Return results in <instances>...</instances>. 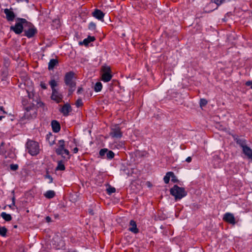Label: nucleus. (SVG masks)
Returning <instances> with one entry per match:
<instances>
[{
    "mask_svg": "<svg viewBox=\"0 0 252 252\" xmlns=\"http://www.w3.org/2000/svg\"><path fill=\"white\" fill-rule=\"evenodd\" d=\"M15 25L10 27V30L13 31L16 34H19L22 32L27 26H31V23L27 21L25 19L18 18Z\"/></svg>",
    "mask_w": 252,
    "mask_h": 252,
    "instance_id": "f257e3e1",
    "label": "nucleus"
},
{
    "mask_svg": "<svg viewBox=\"0 0 252 252\" xmlns=\"http://www.w3.org/2000/svg\"><path fill=\"white\" fill-rule=\"evenodd\" d=\"M65 142L63 140L59 141L57 148L56 149V153L58 155L62 156L65 161H67L70 158L69 151L65 149Z\"/></svg>",
    "mask_w": 252,
    "mask_h": 252,
    "instance_id": "f03ea898",
    "label": "nucleus"
},
{
    "mask_svg": "<svg viewBox=\"0 0 252 252\" xmlns=\"http://www.w3.org/2000/svg\"><path fill=\"white\" fill-rule=\"evenodd\" d=\"M170 194L173 196L176 201L179 200L187 195L185 188L175 185L170 189Z\"/></svg>",
    "mask_w": 252,
    "mask_h": 252,
    "instance_id": "7ed1b4c3",
    "label": "nucleus"
},
{
    "mask_svg": "<svg viewBox=\"0 0 252 252\" xmlns=\"http://www.w3.org/2000/svg\"><path fill=\"white\" fill-rule=\"evenodd\" d=\"M26 146L28 153L32 156H36L39 153V146L36 141L29 140Z\"/></svg>",
    "mask_w": 252,
    "mask_h": 252,
    "instance_id": "20e7f679",
    "label": "nucleus"
},
{
    "mask_svg": "<svg viewBox=\"0 0 252 252\" xmlns=\"http://www.w3.org/2000/svg\"><path fill=\"white\" fill-rule=\"evenodd\" d=\"M74 76V72L70 71L67 72L64 77V82L66 85L69 87V92L70 94L74 91L76 86V83L73 80Z\"/></svg>",
    "mask_w": 252,
    "mask_h": 252,
    "instance_id": "39448f33",
    "label": "nucleus"
},
{
    "mask_svg": "<svg viewBox=\"0 0 252 252\" xmlns=\"http://www.w3.org/2000/svg\"><path fill=\"white\" fill-rule=\"evenodd\" d=\"M101 80L104 82H108L111 80L112 77L111 70L110 66L103 65L101 67Z\"/></svg>",
    "mask_w": 252,
    "mask_h": 252,
    "instance_id": "423d86ee",
    "label": "nucleus"
},
{
    "mask_svg": "<svg viewBox=\"0 0 252 252\" xmlns=\"http://www.w3.org/2000/svg\"><path fill=\"white\" fill-rule=\"evenodd\" d=\"M110 135L113 138H120L123 136L121 128L118 125L112 126L110 132Z\"/></svg>",
    "mask_w": 252,
    "mask_h": 252,
    "instance_id": "0eeeda50",
    "label": "nucleus"
},
{
    "mask_svg": "<svg viewBox=\"0 0 252 252\" xmlns=\"http://www.w3.org/2000/svg\"><path fill=\"white\" fill-rule=\"evenodd\" d=\"M25 35L28 38H31L37 33L36 29L31 23V26H27L24 29Z\"/></svg>",
    "mask_w": 252,
    "mask_h": 252,
    "instance_id": "6e6552de",
    "label": "nucleus"
},
{
    "mask_svg": "<svg viewBox=\"0 0 252 252\" xmlns=\"http://www.w3.org/2000/svg\"><path fill=\"white\" fill-rule=\"evenodd\" d=\"M223 220L233 225L236 223L235 217L234 215L230 213H225L223 216Z\"/></svg>",
    "mask_w": 252,
    "mask_h": 252,
    "instance_id": "1a4fd4ad",
    "label": "nucleus"
},
{
    "mask_svg": "<svg viewBox=\"0 0 252 252\" xmlns=\"http://www.w3.org/2000/svg\"><path fill=\"white\" fill-rule=\"evenodd\" d=\"M51 97L52 99L55 100L57 103H60L62 101L63 97L57 90H54L52 91Z\"/></svg>",
    "mask_w": 252,
    "mask_h": 252,
    "instance_id": "9d476101",
    "label": "nucleus"
},
{
    "mask_svg": "<svg viewBox=\"0 0 252 252\" xmlns=\"http://www.w3.org/2000/svg\"><path fill=\"white\" fill-rule=\"evenodd\" d=\"M4 13L6 15V18L8 21H13L15 17V15L11 9L5 8Z\"/></svg>",
    "mask_w": 252,
    "mask_h": 252,
    "instance_id": "9b49d317",
    "label": "nucleus"
},
{
    "mask_svg": "<svg viewBox=\"0 0 252 252\" xmlns=\"http://www.w3.org/2000/svg\"><path fill=\"white\" fill-rule=\"evenodd\" d=\"M25 116L28 119L34 118L36 116V110L34 108H27L26 112L25 113Z\"/></svg>",
    "mask_w": 252,
    "mask_h": 252,
    "instance_id": "f8f14e48",
    "label": "nucleus"
},
{
    "mask_svg": "<svg viewBox=\"0 0 252 252\" xmlns=\"http://www.w3.org/2000/svg\"><path fill=\"white\" fill-rule=\"evenodd\" d=\"M93 16L98 20L102 21L104 16V13L100 10L95 9L92 13Z\"/></svg>",
    "mask_w": 252,
    "mask_h": 252,
    "instance_id": "ddd939ff",
    "label": "nucleus"
},
{
    "mask_svg": "<svg viewBox=\"0 0 252 252\" xmlns=\"http://www.w3.org/2000/svg\"><path fill=\"white\" fill-rule=\"evenodd\" d=\"M71 111V107L70 105L68 104H65L61 108L60 111L63 114L64 116H67L68 115L69 113Z\"/></svg>",
    "mask_w": 252,
    "mask_h": 252,
    "instance_id": "4468645a",
    "label": "nucleus"
},
{
    "mask_svg": "<svg viewBox=\"0 0 252 252\" xmlns=\"http://www.w3.org/2000/svg\"><path fill=\"white\" fill-rule=\"evenodd\" d=\"M128 230L135 234L137 233L138 232L139 230L137 228V225L136 222L134 220H131L130 221Z\"/></svg>",
    "mask_w": 252,
    "mask_h": 252,
    "instance_id": "2eb2a0df",
    "label": "nucleus"
},
{
    "mask_svg": "<svg viewBox=\"0 0 252 252\" xmlns=\"http://www.w3.org/2000/svg\"><path fill=\"white\" fill-rule=\"evenodd\" d=\"M51 126L53 131L54 132L57 133L61 129V126L60 123L56 120H53L51 122Z\"/></svg>",
    "mask_w": 252,
    "mask_h": 252,
    "instance_id": "dca6fc26",
    "label": "nucleus"
},
{
    "mask_svg": "<svg viewBox=\"0 0 252 252\" xmlns=\"http://www.w3.org/2000/svg\"><path fill=\"white\" fill-rule=\"evenodd\" d=\"M95 40V37L94 36H89L87 38H85L83 40L82 42H80L79 44L82 45L84 44L86 46L88 45L89 43L92 41H93Z\"/></svg>",
    "mask_w": 252,
    "mask_h": 252,
    "instance_id": "f3484780",
    "label": "nucleus"
},
{
    "mask_svg": "<svg viewBox=\"0 0 252 252\" xmlns=\"http://www.w3.org/2000/svg\"><path fill=\"white\" fill-rule=\"evenodd\" d=\"M175 178V175L172 172H167L164 176L163 180L165 184H168L169 182L170 178Z\"/></svg>",
    "mask_w": 252,
    "mask_h": 252,
    "instance_id": "a211bd4d",
    "label": "nucleus"
},
{
    "mask_svg": "<svg viewBox=\"0 0 252 252\" xmlns=\"http://www.w3.org/2000/svg\"><path fill=\"white\" fill-rule=\"evenodd\" d=\"M58 63V61L57 59H52L50 60L48 63V69L49 70H52Z\"/></svg>",
    "mask_w": 252,
    "mask_h": 252,
    "instance_id": "6ab92c4d",
    "label": "nucleus"
},
{
    "mask_svg": "<svg viewBox=\"0 0 252 252\" xmlns=\"http://www.w3.org/2000/svg\"><path fill=\"white\" fill-rule=\"evenodd\" d=\"M65 161L64 159L59 160L58 161V165L56 168V170H61L63 171L65 170V166L64 164V162Z\"/></svg>",
    "mask_w": 252,
    "mask_h": 252,
    "instance_id": "aec40b11",
    "label": "nucleus"
},
{
    "mask_svg": "<svg viewBox=\"0 0 252 252\" xmlns=\"http://www.w3.org/2000/svg\"><path fill=\"white\" fill-rule=\"evenodd\" d=\"M124 143L123 142H115L112 145V148H116L117 149H120L124 148Z\"/></svg>",
    "mask_w": 252,
    "mask_h": 252,
    "instance_id": "412c9836",
    "label": "nucleus"
},
{
    "mask_svg": "<svg viewBox=\"0 0 252 252\" xmlns=\"http://www.w3.org/2000/svg\"><path fill=\"white\" fill-rule=\"evenodd\" d=\"M44 196L48 199L53 198L55 196V192L54 190H49L47 191L44 194Z\"/></svg>",
    "mask_w": 252,
    "mask_h": 252,
    "instance_id": "4be33fe9",
    "label": "nucleus"
},
{
    "mask_svg": "<svg viewBox=\"0 0 252 252\" xmlns=\"http://www.w3.org/2000/svg\"><path fill=\"white\" fill-rule=\"evenodd\" d=\"M0 216L5 221H8L11 220L12 219L11 215L6 213L5 212H2Z\"/></svg>",
    "mask_w": 252,
    "mask_h": 252,
    "instance_id": "5701e85b",
    "label": "nucleus"
},
{
    "mask_svg": "<svg viewBox=\"0 0 252 252\" xmlns=\"http://www.w3.org/2000/svg\"><path fill=\"white\" fill-rule=\"evenodd\" d=\"M102 88V85L101 83L100 82H97L95 84V85L94 86V90L96 92H98L101 90Z\"/></svg>",
    "mask_w": 252,
    "mask_h": 252,
    "instance_id": "b1692460",
    "label": "nucleus"
},
{
    "mask_svg": "<svg viewBox=\"0 0 252 252\" xmlns=\"http://www.w3.org/2000/svg\"><path fill=\"white\" fill-rule=\"evenodd\" d=\"M49 85L51 86V88L52 89V91H53L54 90H56L55 89V87L57 86L58 83L57 82L55 79H51L49 82Z\"/></svg>",
    "mask_w": 252,
    "mask_h": 252,
    "instance_id": "393cba45",
    "label": "nucleus"
},
{
    "mask_svg": "<svg viewBox=\"0 0 252 252\" xmlns=\"http://www.w3.org/2000/svg\"><path fill=\"white\" fill-rule=\"evenodd\" d=\"M238 143L241 146V147L242 148V149H243V152L244 153V154L246 155V153L245 152V148H247L248 149H251L250 147H249L248 146H247L246 144H245V143L244 142V141H242V140H239L238 141Z\"/></svg>",
    "mask_w": 252,
    "mask_h": 252,
    "instance_id": "a878e982",
    "label": "nucleus"
},
{
    "mask_svg": "<svg viewBox=\"0 0 252 252\" xmlns=\"http://www.w3.org/2000/svg\"><path fill=\"white\" fill-rule=\"evenodd\" d=\"M7 232V228L4 226H0V235L2 237H5L6 236V233Z\"/></svg>",
    "mask_w": 252,
    "mask_h": 252,
    "instance_id": "bb28decb",
    "label": "nucleus"
},
{
    "mask_svg": "<svg viewBox=\"0 0 252 252\" xmlns=\"http://www.w3.org/2000/svg\"><path fill=\"white\" fill-rule=\"evenodd\" d=\"M114 153L112 151H109L107 149V151L106 154V158L107 159H112L114 157Z\"/></svg>",
    "mask_w": 252,
    "mask_h": 252,
    "instance_id": "cd10ccee",
    "label": "nucleus"
},
{
    "mask_svg": "<svg viewBox=\"0 0 252 252\" xmlns=\"http://www.w3.org/2000/svg\"><path fill=\"white\" fill-rule=\"evenodd\" d=\"M244 151L246 153V156L252 159V150L251 149L245 148Z\"/></svg>",
    "mask_w": 252,
    "mask_h": 252,
    "instance_id": "c85d7f7f",
    "label": "nucleus"
},
{
    "mask_svg": "<svg viewBox=\"0 0 252 252\" xmlns=\"http://www.w3.org/2000/svg\"><path fill=\"white\" fill-rule=\"evenodd\" d=\"M107 151V149L104 148L101 149L99 153L100 156L101 157H104L106 155Z\"/></svg>",
    "mask_w": 252,
    "mask_h": 252,
    "instance_id": "c756f323",
    "label": "nucleus"
},
{
    "mask_svg": "<svg viewBox=\"0 0 252 252\" xmlns=\"http://www.w3.org/2000/svg\"><path fill=\"white\" fill-rule=\"evenodd\" d=\"M226 1H229V0H214V3H215L218 6L220 5L222 3Z\"/></svg>",
    "mask_w": 252,
    "mask_h": 252,
    "instance_id": "7c9ffc66",
    "label": "nucleus"
},
{
    "mask_svg": "<svg viewBox=\"0 0 252 252\" xmlns=\"http://www.w3.org/2000/svg\"><path fill=\"white\" fill-rule=\"evenodd\" d=\"M116 191V189L114 187H109L107 189V192L110 194L112 193H114Z\"/></svg>",
    "mask_w": 252,
    "mask_h": 252,
    "instance_id": "2f4dec72",
    "label": "nucleus"
},
{
    "mask_svg": "<svg viewBox=\"0 0 252 252\" xmlns=\"http://www.w3.org/2000/svg\"><path fill=\"white\" fill-rule=\"evenodd\" d=\"M207 103V101L204 98H201L200 100V105L201 107L204 106Z\"/></svg>",
    "mask_w": 252,
    "mask_h": 252,
    "instance_id": "473e14b6",
    "label": "nucleus"
},
{
    "mask_svg": "<svg viewBox=\"0 0 252 252\" xmlns=\"http://www.w3.org/2000/svg\"><path fill=\"white\" fill-rule=\"evenodd\" d=\"M10 169L13 171H16L18 169V165L17 164H12L10 165Z\"/></svg>",
    "mask_w": 252,
    "mask_h": 252,
    "instance_id": "72a5a7b5",
    "label": "nucleus"
},
{
    "mask_svg": "<svg viewBox=\"0 0 252 252\" xmlns=\"http://www.w3.org/2000/svg\"><path fill=\"white\" fill-rule=\"evenodd\" d=\"M75 104L77 107H79L83 105V102L81 99H78L77 100Z\"/></svg>",
    "mask_w": 252,
    "mask_h": 252,
    "instance_id": "f704fd0d",
    "label": "nucleus"
},
{
    "mask_svg": "<svg viewBox=\"0 0 252 252\" xmlns=\"http://www.w3.org/2000/svg\"><path fill=\"white\" fill-rule=\"evenodd\" d=\"M95 24L93 22H91L89 25V29L90 30H94L95 29Z\"/></svg>",
    "mask_w": 252,
    "mask_h": 252,
    "instance_id": "c9c22d12",
    "label": "nucleus"
},
{
    "mask_svg": "<svg viewBox=\"0 0 252 252\" xmlns=\"http://www.w3.org/2000/svg\"><path fill=\"white\" fill-rule=\"evenodd\" d=\"M40 87H41L43 89L45 90V89H47L46 84L45 83H44V82H40Z\"/></svg>",
    "mask_w": 252,
    "mask_h": 252,
    "instance_id": "e433bc0d",
    "label": "nucleus"
},
{
    "mask_svg": "<svg viewBox=\"0 0 252 252\" xmlns=\"http://www.w3.org/2000/svg\"><path fill=\"white\" fill-rule=\"evenodd\" d=\"M246 85L247 86H250V88L252 89V81H247L246 83Z\"/></svg>",
    "mask_w": 252,
    "mask_h": 252,
    "instance_id": "4c0bfd02",
    "label": "nucleus"
},
{
    "mask_svg": "<svg viewBox=\"0 0 252 252\" xmlns=\"http://www.w3.org/2000/svg\"><path fill=\"white\" fill-rule=\"evenodd\" d=\"M45 178L49 179L50 183H52L53 182V178L50 175L47 174L45 175Z\"/></svg>",
    "mask_w": 252,
    "mask_h": 252,
    "instance_id": "58836bf2",
    "label": "nucleus"
},
{
    "mask_svg": "<svg viewBox=\"0 0 252 252\" xmlns=\"http://www.w3.org/2000/svg\"><path fill=\"white\" fill-rule=\"evenodd\" d=\"M6 112L3 110V108L2 106H0V115H1L2 114H5Z\"/></svg>",
    "mask_w": 252,
    "mask_h": 252,
    "instance_id": "ea45409f",
    "label": "nucleus"
},
{
    "mask_svg": "<svg viewBox=\"0 0 252 252\" xmlns=\"http://www.w3.org/2000/svg\"><path fill=\"white\" fill-rule=\"evenodd\" d=\"M88 212L90 215L92 216L94 215V210L92 209H89Z\"/></svg>",
    "mask_w": 252,
    "mask_h": 252,
    "instance_id": "a19ab883",
    "label": "nucleus"
},
{
    "mask_svg": "<svg viewBox=\"0 0 252 252\" xmlns=\"http://www.w3.org/2000/svg\"><path fill=\"white\" fill-rule=\"evenodd\" d=\"M45 220H46V221L48 222H50L51 221V218L49 216L46 217L45 218Z\"/></svg>",
    "mask_w": 252,
    "mask_h": 252,
    "instance_id": "79ce46f5",
    "label": "nucleus"
},
{
    "mask_svg": "<svg viewBox=\"0 0 252 252\" xmlns=\"http://www.w3.org/2000/svg\"><path fill=\"white\" fill-rule=\"evenodd\" d=\"M82 91H83L82 88H79L78 90H77V94H81L82 92Z\"/></svg>",
    "mask_w": 252,
    "mask_h": 252,
    "instance_id": "37998d69",
    "label": "nucleus"
},
{
    "mask_svg": "<svg viewBox=\"0 0 252 252\" xmlns=\"http://www.w3.org/2000/svg\"><path fill=\"white\" fill-rule=\"evenodd\" d=\"M186 161L187 162H191V158L190 157H188L186 159Z\"/></svg>",
    "mask_w": 252,
    "mask_h": 252,
    "instance_id": "c03bdc74",
    "label": "nucleus"
},
{
    "mask_svg": "<svg viewBox=\"0 0 252 252\" xmlns=\"http://www.w3.org/2000/svg\"><path fill=\"white\" fill-rule=\"evenodd\" d=\"M28 96H29V98H30V99L32 98L33 94L32 93V94L29 93L28 91Z\"/></svg>",
    "mask_w": 252,
    "mask_h": 252,
    "instance_id": "a18cd8bd",
    "label": "nucleus"
},
{
    "mask_svg": "<svg viewBox=\"0 0 252 252\" xmlns=\"http://www.w3.org/2000/svg\"><path fill=\"white\" fill-rule=\"evenodd\" d=\"M15 198L14 195H13V196L12 198V205H13V206L15 205Z\"/></svg>",
    "mask_w": 252,
    "mask_h": 252,
    "instance_id": "49530a36",
    "label": "nucleus"
},
{
    "mask_svg": "<svg viewBox=\"0 0 252 252\" xmlns=\"http://www.w3.org/2000/svg\"><path fill=\"white\" fill-rule=\"evenodd\" d=\"M171 181L172 182L175 183L177 182L178 180L177 179L176 177L175 176V178L171 177Z\"/></svg>",
    "mask_w": 252,
    "mask_h": 252,
    "instance_id": "de8ad7c7",
    "label": "nucleus"
},
{
    "mask_svg": "<svg viewBox=\"0 0 252 252\" xmlns=\"http://www.w3.org/2000/svg\"><path fill=\"white\" fill-rule=\"evenodd\" d=\"M74 153H77L78 151V149L77 147H75L73 150Z\"/></svg>",
    "mask_w": 252,
    "mask_h": 252,
    "instance_id": "09e8293b",
    "label": "nucleus"
},
{
    "mask_svg": "<svg viewBox=\"0 0 252 252\" xmlns=\"http://www.w3.org/2000/svg\"><path fill=\"white\" fill-rule=\"evenodd\" d=\"M4 145V142H1V143L0 144V150H2V147Z\"/></svg>",
    "mask_w": 252,
    "mask_h": 252,
    "instance_id": "8fccbe9b",
    "label": "nucleus"
},
{
    "mask_svg": "<svg viewBox=\"0 0 252 252\" xmlns=\"http://www.w3.org/2000/svg\"><path fill=\"white\" fill-rule=\"evenodd\" d=\"M4 116H2V115H0V121H1V120H2V119L3 118H4Z\"/></svg>",
    "mask_w": 252,
    "mask_h": 252,
    "instance_id": "3c124183",
    "label": "nucleus"
},
{
    "mask_svg": "<svg viewBox=\"0 0 252 252\" xmlns=\"http://www.w3.org/2000/svg\"><path fill=\"white\" fill-rule=\"evenodd\" d=\"M76 252V251H69V252Z\"/></svg>",
    "mask_w": 252,
    "mask_h": 252,
    "instance_id": "603ef678",
    "label": "nucleus"
},
{
    "mask_svg": "<svg viewBox=\"0 0 252 252\" xmlns=\"http://www.w3.org/2000/svg\"><path fill=\"white\" fill-rule=\"evenodd\" d=\"M12 193H13V195L14 194V190H13V191H12Z\"/></svg>",
    "mask_w": 252,
    "mask_h": 252,
    "instance_id": "864d4df0",
    "label": "nucleus"
},
{
    "mask_svg": "<svg viewBox=\"0 0 252 252\" xmlns=\"http://www.w3.org/2000/svg\"><path fill=\"white\" fill-rule=\"evenodd\" d=\"M17 225H15V226H14V228H17Z\"/></svg>",
    "mask_w": 252,
    "mask_h": 252,
    "instance_id": "5fc2aeb1",
    "label": "nucleus"
},
{
    "mask_svg": "<svg viewBox=\"0 0 252 252\" xmlns=\"http://www.w3.org/2000/svg\"><path fill=\"white\" fill-rule=\"evenodd\" d=\"M12 207V205H9V207Z\"/></svg>",
    "mask_w": 252,
    "mask_h": 252,
    "instance_id": "6e6d98bb",
    "label": "nucleus"
},
{
    "mask_svg": "<svg viewBox=\"0 0 252 252\" xmlns=\"http://www.w3.org/2000/svg\"><path fill=\"white\" fill-rule=\"evenodd\" d=\"M231 0H229V1H231Z\"/></svg>",
    "mask_w": 252,
    "mask_h": 252,
    "instance_id": "4d7b16f0",
    "label": "nucleus"
}]
</instances>
